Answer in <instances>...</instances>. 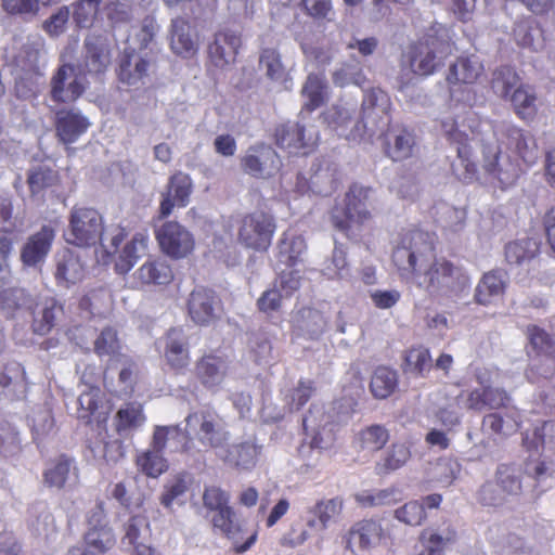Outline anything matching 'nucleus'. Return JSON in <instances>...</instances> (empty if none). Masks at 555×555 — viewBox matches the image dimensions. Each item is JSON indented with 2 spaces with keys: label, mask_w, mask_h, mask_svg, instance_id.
I'll use <instances>...</instances> for the list:
<instances>
[{
  "label": "nucleus",
  "mask_w": 555,
  "mask_h": 555,
  "mask_svg": "<svg viewBox=\"0 0 555 555\" xmlns=\"http://www.w3.org/2000/svg\"><path fill=\"white\" fill-rule=\"evenodd\" d=\"M434 237L422 230H410L400 236L391 261L402 281L411 282L428 294L457 295L469 285L463 266L436 256Z\"/></svg>",
  "instance_id": "f257e3e1"
},
{
  "label": "nucleus",
  "mask_w": 555,
  "mask_h": 555,
  "mask_svg": "<svg viewBox=\"0 0 555 555\" xmlns=\"http://www.w3.org/2000/svg\"><path fill=\"white\" fill-rule=\"evenodd\" d=\"M278 229L274 215L266 210L248 211L236 220V241L245 249L267 253Z\"/></svg>",
  "instance_id": "f03ea898"
},
{
  "label": "nucleus",
  "mask_w": 555,
  "mask_h": 555,
  "mask_svg": "<svg viewBox=\"0 0 555 555\" xmlns=\"http://www.w3.org/2000/svg\"><path fill=\"white\" fill-rule=\"evenodd\" d=\"M371 189L353 184L345 195V207H334L331 221L335 229L351 237L353 227L361 228L371 223L373 216L366 208Z\"/></svg>",
  "instance_id": "7ed1b4c3"
},
{
  "label": "nucleus",
  "mask_w": 555,
  "mask_h": 555,
  "mask_svg": "<svg viewBox=\"0 0 555 555\" xmlns=\"http://www.w3.org/2000/svg\"><path fill=\"white\" fill-rule=\"evenodd\" d=\"M494 137L504 146L520 167V175L534 166L540 157L541 150L535 137L528 130L516 125H502L494 131Z\"/></svg>",
  "instance_id": "20e7f679"
},
{
  "label": "nucleus",
  "mask_w": 555,
  "mask_h": 555,
  "mask_svg": "<svg viewBox=\"0 0 555 555\" xmlns=\"http://www.w3.org/2000/svg\"><path fill=\"white\" fill-rule=\"evenodd\" d=\"M481 155L480 168L485 178L501 189L514 185L521 176L519 165L496 139L493 143L482 144Z\"/></svg>",
  "instance_id": "39448f33"
},
{
  "label": "nucleus",
  "mask_w": 555,
  "mask_h": 555,
  "mask_svg": "<svg viewBox=\"0 0 555 555\" xmlns=\"http://www.w3.org/2000/svg\"><path fill=\"white\" fill-rule=\"evenodd\" d=\"M449 53L448 41L437 35L426 34L409 47L408 61L415 75L427 77L437 72Z\"/></svg>",
  "instance_id": "423d86ee"
},
{
  "label": "nucleus",
  "mask_w": 555,
  "mask_h": 555,
  "mask_svg": "<svg viewBox=\"0 0 555 555\" xmlns=\"http://www.w3.org/2000/svg\"><path fill=\"white\" fill-rule=\"evenodd\" d=\"M104 221L93 207L75 205L68 215L66 241L78 247L95 246L102 238Z\"/></svg>",
  "instance_id": "0eeeda50"
},
{
  "label": "nucleus",
  "mask_w": 555,
  "mask_h": 555,
  "mask_svg": "<svg viewBox=\"0 0 555 555\" xmlns=\"http://www.w3.org/2000/svg\"><path fill=\"white\" fill-rule=\"evenodd\" d=\"M81 67L73 63L57 66L50 79V99L56 104L70 105L77 102L88 88Z\"/></svg>",
  "instance_id": "6e6552de"
},
{
  "label": "nucleus",
  "mask_w": 555,
  "mask_h": 555,
  "mask_svg": "<svg viewBox=\"0 0 555 555\" xmlns=\"http://www.w3.org/2000/svg\"><path fill=\"white\" fill-rule=\"evenodd\" d=\"M442 128L448 141L456 145V158L451 163L454 177L465 184L478 180L479 166L474 158L468 134L460 130L454 120L443 121Z\"/></svg>",
  "instance_id": "1a4fd4ad"
},
{
  "label": "nucleus",
  "mask_w": 555,
  "mask_h": 555,
  "mask_svg": "<svg viewBox=\"0 0 555 555\" xmlns=\"http://www.w3.org/2000/svg\"><path fill=\"white\" fill-rule=\"evenodd\" d=\"M203 505L212 513L211 525L228 539H233L241 528L235 521V512L230 505V494L216 485L206 486L203 491Z\"/></svg>",
  "instance_id": "9d476101"
},
{
  "label": "nucleus",
  "mask_w": 555,
  "mask_h": 555,
  "mask_svg": "<svg viewBox=\"0 0 555 555\" xmlns=\"http://www.w3.org/2000/svg\"><path fill=\"white\" fill-rule=\"evenodd\" d=\"M391 102L388 94L378 88H372L364 94L361 111V120L354 125V131L351 130L347 137L356 138L361 132H374L375 128L382 125H388L390 121Z\"/></svg>",
  "instance_id": "9b49d317"
},
{
  "label": "nucleus",
  "mask_w": 555,
  "mask_h": 555,
  "mask_svg": "<svg viewBox=\"0 0 555 555\" xmlns=\"http://www.w3.org/2000/svg\"><path fill=\"white\" fill-rule=\"evenodd\" d=\"M319 133L314 129H307L297 121L279 124L274 129L275 144L291 155H308L314 151L319 143Z\"/></svg>",
  "instance_id": "f8f14e48"
},
{
  "label": "nucleus",
  "mask_w": 555,
  "mask_h": 555,
  "mask_svg": "<svg viewBox=\"0 0 555 555\" xmlns=\"http://www.w3.org/2000/svg\"><path fill=\"white\" fill-rule=\"evenodd\" d=\"M186 312L197 326H209L220 319L223 304L218 294L206 286H195L186 299Z\"/></svg>",
  "instance_id": "ddd939ff"
},
{
  "label": "nucleus",
  "mask_w": 555,
  "mask_h": 555,
  "mask_svg": "<svg viewBox=\"0 0 555 555\" xmlns=\"http://www.w3.org/2000/svg\"><path fill=\"white\" fill-rule=\"evenodd\" d=\"M155 237L162 253L173 260L189 257L195 248L194 235L175 220L164 222L155 231Z\"/></svg>",
  "instance_id": "4468645a"
},
{
  "label": "nucleus",
  "mask_w": 555,
  "mask_h": 555,
  "mask_svg": "<svg viewBox=\"0 0 555 555\" xmlns=\"http://www.w3.org/2000/svg\"><path fill=\"white\" fill-rule=\"evenodd\" d=\"M388 535L382 521L363 518L356 521L343 535L345 547L352 553L365 552L379 546Z\"/></svg>",
  "instance_id": "2eb2a0df"
},
{
  "label": "nucleus",
  "mask_w": 555,
  "mask_h": 555,
  "mask_svg": "<svg viewBox=\"0 0 555 555\" xmlns=\"http://www.w3.org/2000/svg\"><path fill=\"white\" fill-rule=\"evenodd\" d=\"M152 67H154V63L147 52L142 54L137 49L127 47L119 57L117 77L120 82L137 87L144 83Z\"/></svg>",
  "instance_id": "dca6fc26"
},
{
  "label": "nucleus",
  "mask_w": 555,
  "mask_h": 555,
  "mask_svg": "<svg viewBox=\"0 0 555 555\" xmlns=\"http://www.w3.org/2000/svg\"><path fill=\"white\" fill-rule=\"evenodd\" d=\"M77 417L87 425L93 426L99 435L105 434V426L108 420V411L103 403V395L98 387H90L78 397Z\"/></svg>",
  "instance_id": "f3484780"
},
{
  "label": "nucleus",
  "mask_w": 555,
  "mask_h": 555,
  "mask_svg": "<svg viewBox=\"0 0 555 555\" xmlns=\"http://www.w3.org/2000/svg\"><path fill=\"white\" fill-rule=\"evenodd\" d=\"M485 77V65L476 54H463L450 64L446 80L450 88L473 86Z\"/></svg>",
  "instance_id": "a211bd4d"
},
{
  "label": "nucleus",
  "mask_w": 555,
  "mask_h": 555,
  "mask_svg": "<svg viewBox=\"0 0 555 555\" xmlns=\"http://www.w3.org/2000/svg\"><path fill=\"white\" fill-rule=\"evenodd\" d=\"M91 122L80 111L74 108H62L55 113L54 128L57 140L70 145L83 135Z\"/></svg>",
  "instance_id": "6ab92c4d"
},
{
  "label": "nucleus",
  "mask_w": 555,
  "mask_h": 555,
  "mask_svg": "<svg viewBox=\"0 0 555 555\" xmlns=\"http://www.w3.org/2000/svg\"><path fill=\"white\" fill-rule=\"evenodd\" d=\"M186 426L193 428L197 440L206 448L216 449L227 440L218 426L216 415L209 411H196L185 417Z\"/></svg>",
  "instance_id": "aec40b11"
},
{
  "label": "nucleus",
  "mask_w": 555,
  "mask_h": 555,
  "mask_svg": "<svg viewBox=\"0 0 555 555\" xmlns=\"http://www.w3.org/2000/svg\"><path fill=\"white\" fill-rule=\"evenodd\" d=\"M193 190L191 177L182 171H176L168 180L167 190L162 195L159 204L160 218L168 217L175 206L185 207Z\"/></svg>",
  "instance_id": "412c9836"
},
{
  "label": "nucleus",
  "mask_w": 555,
  "mask_h": 555,
  "mask_svg": "<svg viewBox=\"0 0 555 555\" xmlns=\"http://www.w3.org/2000/svg\"><path fill=\"white\" fill-rule=\"evenodd\" d=\"M55 240V229L43 224L33 233L21 249V261L26 267H36L44 261Z\"/></svg>",
  "instance_id": "4be33fe9"
},
{
  "label": "nucleus",
  "mask_w": 555,
  "mask_h": 555,
  "mask_svg": "<svg viewBox=\"0 0 555 555\" xmlns=\"http://www.w3.org/2000/svg\"><path fill=\"white\" fill-rule=\"evenodd\" d=\"M164 359L175 373H184L191 363L190 346L182 330L171 327L166 332Z\"/></svg>",
  "instance_id": "5701e85b"
},
{
  "label": "nucleus",
  "mask_w": 555,
  "mask_h": 555,
  "mask_svg": "<svg viewBox=\"0 0 555 555\" xmlns=\"http://www.w3.org/2000/svg\"><path fill=\"white\" fill-rule=\"evenodd\" d=\"M229 371L227 358L216 353H205L197 359L194 374L206 389H217L224 382Z\"/></svg>",
  "instance_id": "b1692460"
},
{
  "label": "nucleus",
  "mask_w": 555,
  "mask_h": 555,
  "mask_svg": "<svg viewBox=\"0 0 555 555\" xmlns=\"http://www.w3.org/2000/svg\"><path fill=\"white\" fill-rule=\"evenodd\" d=\"M278 163L276 153L263 144L250 146L246 155L241 158L243 171L258 179L270 177L278 168Z\"/></svg>",
  "instance_id": "393cba45"
},
{
  "label": "nucleus",
  "mask_w": 555,
  "mask_h": 555,
  "mask_svg": "<svg viewBox=\"0 0 555 555\" xmlns=\"http://www.w3.org/2000/svg\"><path fill=\"white\" fill-rule=\"evenodd\" d=\"M457 539V530L450 521H443L437 529L426 528L418 537L424 547L418 555H444L447 548L455 544Z\"/></svg>",
  "instance_id": "a878e982"
},
{
  "label": "nucleus",
  "mask_w": 555,
  "mask_h": 555,
  "mask_svg": "<svg viewBox=\"0 0 555 555\" xmlns=\"http://www.w3.org/2000/svg\"><path fill=\"white\" fill-rule=\"evenodd\" d=\"M242 46L241 36L232 30H221L208 46V57L216 67L223 68L233 63Z\"/></svg>",
  "instance_id": "bb28decb"
},
{
  "label": "nucleus",
  "mask_w": 555,
  "mask_h": 555,
  "mask_svg": "<svg viewBox=\"0 0 555 555\" xmlns=\"http://www.w3.org/2000/svg\"><path fill=\"white\" fill-rule=\"evenodd\" d=\"M324 327L323 314L313 308L305 307L292 320L291 336L293 340H314L322 335Z\"/></svg>",
  "instance_id": "cd10ccee"
},
{
  "label": "nucleus",
  "mask_w": 555,
  "mask_h": 555,
  "mask_svg": "<svg viewBox=\"0 0 555 555\" xmlns=\"http://www.w3.org/2000/svg\"><path fill=\"white\" fill-rule=\"evenodd\" d=\"M141 286H167L175 273L170 263L162 257L149 258L133 274Z\"/></svg>",
  "instance_id": "c85d7f7f"
},
{
  "label": "nucleus",
  "mask_w": 555,
  "mask_h": 555,
  "mask_svg": "<svg viewBox=\"0 0 555 555\" xmlns=\"http://www.w3.org/2000/svg\"><path fill=\"white\" fill-rule=\"evenodd\" d=\"M415 149V134L406 127H397L386 132L384 151L393 162H402L412 157Z\"/></svg>",
  "instance_id": "c756f323"
},
{
  "label": "nucleus",
  "mask_w": 555,
  "mask_h": 555,
  "mask_svg": "<svg viewBox=\"0 0 555 555\" xmlns=\"http://www.w3.org/2000/svg\"><path fill=\"white\" fill-rule=\"evenodd\" d=\"M83 276L85 266L75 251L64 249L56 255L54 278L59 286L68 288L81 282Z\"/></svg>",
  "instance_id": "7c9ffc66"
},
{
  "label": "nucleus",
  "mask_w": 555,
  "mask_h": 555,
  "mask_svg": "<svg viewBox=\"0 0 555 555\" xmlns=\"http://www.w3.org/2000/svg\"><path fill=\"white\" fill-rule=\"evenodd\" d=\"M85 56L81 70L87 74H104L111 64V52L107 44L100 37L91 36L83 42Z\"/></svg>",
  "instance_id": "2f4dec72"
},
{
  "label": "nucleus",
  "mask_w": 555,
  "mask_h": 555,
  "mask_svg": "<svg viewBox=\"0 0 555 555\" xmlns=\"http://www.w3.org/2000/svg\"><path fill=\"white\" fill-rule=\"evenodd\" d=\"M506 286L505 272L500 269L488 271L483 273L476 285L474 300L481 306L492 305L505 294Z\"/></svg>",
  "instance_id": "473e14b6"
},
{
  "label": "nucleus",
  "mask_w": 555,
  "mask_h": 555,
  "mask_svg": "<svg viewBox=\"0 0 555 555\" xmlns=\"http://www.w3.org/2000/svg\"><path fill=\"white\" fill-rule=\"evenodd\" d=\"M509 405H512L511 395L500 387L476 388L467 396V406L474 411L508 409Z\"/></svg>",
  "instance_id": "72a5a7b5"
},
{
  "label": "nucleus",
  "mask_w": 555,
  "mask_h": 555,
  "mask_svg": "<svg viewBox=\"0 0 555 555\" xmlns=\"http://www.w3.org/2000/svg\"><path fill=\"white\" fill-rule=\"evenodd\" d=\"M504 413L492 412L483 416L482 428L499 437H508L521 427V412L518 408L509 405L502 409Z\"/></svg>",
  "instance_id": "f704fd0d"
},
{
  "label": "nucleus",
  "mask_w": 555,
  "mask_h": 555,
  "mask_svg": "<svg viewBox=\"0 0 555 555\" xmlns=\"http://www.w3.org/2000/svg\"><path fill=\"white\" fill-rule=\"evenodd\" d=\"M170 48L172 52L183 59H192L197 54L198 46L191 34L190 22L184 17L171 21Z\"/></svg>",
  "instance_id": "c9c22d12"
},
{
  "label": "nucleus",
  "mask_w": 555,
  "mask_h": 555,
  "mask_svg": "<svg viewBox=\"0 0 555 555\" xmlns=\"http://www.w3.org/2000/svg\"><path fill=\"white\" fill-rule=\"evenodd\" d=\"M146 422L144 406L137 401L124 403L114 416V428L119 436L137 431Z\"/></svg>",
  "instance_id": "e433bc0d"
},
{
  "label": "nucleus",
  "mask_w": 555,
  "mask_h": 555,
  "mask_svg": "<svg viewBox=\"0 0 555 555\" xmlns=\"http://www.w3.org/2000/svg\"><path fill=\"white\" fill-rule=\"evenodd\" d=\"M149 243V236L144 233H135L121 249L115 255L114 269L118 274H127L144 253Z\"/></svg>",
  "instance_id": "4c0bfd02"
},
{
  "label": "nucleus",
  "mask_w": 555,
  "mask_h": 555,
  "mask_svg": "<svg viewBox=\"0 0 555 555\" xmlns=\"http://www.w3.org/2000/svg\"><path fill=\"white\" fill-rule=\"evenodd\" d=\"M538 93L533 85L524 82L519 85L507 100L514 113L521 120H532L538 114Z\"/></svg>",
  "instance_id": "58836bf2"
},
{
  "label": "nucleus",
  "mask_w": 555,
  "mask_h": 555,
  "mask_svg": "<svg viewBox=\"0 0 555 555\" xmlns=\"http://www.w3.org/2000/svg\"><path fill=\"white\" fill-rule=\"evenodd\" d=\"M179 442L172 449L173 452L186 453L190 451L188 436L179 425H156L153 430L151 448L164 453L169 441Z\"/></svg>",
  "instance_id": "ea45409f"
},
{
  "label": "nucleus",
  "mask_w": 555,
  "mask_h": 555,
  "mask_svg": "<svg viewBox=\"0 0 555 555\" xmlns=\"http://www.w3.org/2000/svg\"><path fill=\"white\" fill-rule=\"evenodd\" d=\"M259 67L266 76L274 82H279L288 89L292 78L286 66L282 62V55L275 48H263L259 54Z\"/></svg>",
  "instance_id": "a19ab883"
},
{
  "label": "nucleus",
  "mask_w": 555,
  "mask_h": 555,
  "mask_svg": "<svg viewBox=\"0 0 555 555\" xmlns=\"http://www.w3.org/2000/svg\"><path fill=\"white\" fill-rule=\"evenodd\" d=\"M107 427L105 426V434L99 435V429L95 430V437L88 439V449L94 456L102 457L107 464H117L125 456V447L121 440L113 439L106 440Z\"/></svg>",
  "instance_id": "79ce46f5"
},
{
  "label": "nucleus",
  "mask_w": 555,
  "mask_h": 555,
  "mask_svg": "<svg viewBox=\"0 0 555 555\" xmlns=\"http://www.w3.org/2000/svg\"><path fill=\"white\" fill-rule=\"evenodd\" d=\"M524 81L511 65H501L492 74L491 88L504 101H507Z\"/></svg>",
  "instance_id": "37998d69"
},
{
  "label": "nucleus",
  "mask_w": 555,
  "mask_h": 555,
  "mask_svg": "<svg viewBox=\"0 0 555 555\" xmlns=\"http://www.w3.org/2000/svg\"><path fill=\"white\" fill-rule=\"evenodd\" d=\"M305 249L306 241L304 236L285 231L278 243L276 258L281 263L294 267L299 261Z\"/></svg>",
  "instance_id": "c03bdc74"
},
{
  "label": "nucleus",
  "mask_w": 555,
  "mask_h": 555,
  "mask_svg": "<svg viewBox=\"0 0 555 555\" xmlns=\"http://www.w3.org/2000/svg\"><path fill=\"white\" fill-rule=\"evenodd\" d=\"M72 470L77 475L74 460L66 454H61L49 463L43 472V481L49 488H64Z\"/></svg>",
  "instance_id": "a18cd8bd"
},
{
  "label": "nucleus",
  "mask_w": 555,
  "mask_h": 555,
  "mask_svg": "<svg viewBox=\"0 0 555 555\" xmlns=\"http://www.w3.org/2000/svg\"><path fill=\"white\" fill-rule=\"evenodd\" d=\"M398 387V374L388 366H377L372 374L370 390L374 398L386 399Z\"/></svg>",
  "instance_id": "49530a36"
},
{
  "label": "nucleus",
  "mask_w": 555,
  "mask_h": 555,
  "mask_svg": "<svg viewBox=\"0 0 555 555\" xmlns=\"http://www.w3.org/2000/svg\"><path fill=\"white\" fill-rule=\"evenodd\" d=\"M257 457V446L245 441L231 446L224 461L237 469L250 470L256 466Z\"/></svg>",
  "instance_id": "de8ad7c7"
},
{
  "label": "nucleus",
  "mask_w": 555,
  "mask_h": 555,
  "mask_svg": "<svg viewBox=\"0 0 555 555\" xmlns=\"http://www.w3.org/2000/svg\"><path fill=\"white\" fill-rule=\"evenodd\" d=\"M504 254L508 264L520 266L538 256L539 244L532 238L512 241L505 245Z\"/></svg>",
  "instance_id": "09e8293b"
},
{
  "label": "nucleus",
  "mask_w": 555,
  "mask_h": 555,
  "mask_svg": "<svg viewBox=\"0 0 555 555\" xmlns=\"http://www.w3.org/2000/svg\"><path fill=\"white\" fill-rule=\"evenodd\" d=\"M111 496L129 512L140 509L145 501L144 493L135 485L125 481L113 485Z\"/></svg>",
  "instance_id": "8fccbe9b"
},
{
  "label": "nucleus",
  "mask_w": 555,
  "mask_h": 555,
  "mask_svg": "<svg viewBox=\"0 0 555 555\" xmlns=\"http://www.w3.org/2000/svg\"><path fill=\"white\" fill-rule=\"evenodd\" d=\"M411 459V451L404 443H392L385 456L375 465L378 476H386L404 466Z\"/></svg>",
  "instance_id": "3c124183"
},
{
  "label": "nucleus",
  "mask_w": 555,
  "mask_h": 555,
  "mask_svg": "<svg viewBox=\"0 0 555 555\" xmlns=\"http://www.w3.org/2000/svg\"><path fill=\"white\" fill-rule=\"evenodd\" d=\"M60 176L57 171L48 166H36L27 172V184L31 196L42 194L46 190L57 185Z\"/></svg>",
  "instance_id": "603ef678"
},
{
  "label": "nucleus",
  "mask_w": 555,
  "mask_h": 555,
  "mask_svg": "<svg viewBox=\"0 0 555 555\" xmlns=\"http://www.w3.org/2000/svg\"><path fill=\"white\" fill-rule=\"evenodd\" d=\"M389 440V431L378 424L361 429L354 439V444L362 451H379Z\"/></svg>",
  "instance_id": "864d4df0"
},
{
  "label": "nucleus",
  "mask_w": 555,
  "mask_h": 555,
  "mask_svg": "<svg viewBox=\"0 0 555 555\" xmlns=\"http://www.w3.org/2000/svg\"><path fill=\"white\" fill-rule=\"evenodd\" d=\"M116 539L111 527L88 528L83 535L85 548L91 555H104L115 545Z\"/></svg>",
  "instance_id": "5fc2aeb1"
},
{
  "label": "nucleus",
  "mask_w": 555,
  "mask_h": 555,
  "mask_svg": "<svg viewBox=\"0 0 555 555\" xmlns=\"http://www.w3.org/2000/svg\"><path fill=\"white\" fill-rule=\"evenodd\" d=\"M326 82L317 74H309L302 87V95L306 98L304 108L313 112L325 103Z\"/></svg>",
  "instance_id": "6e6d98bb"
},
{
  "label": "nucleus",
  "mask_w": 555,
  "mask_h": 555,
  "mask_svg": "<svg viewBox=\"0 0 555 555\" xmlns=\"http://www.w3.org/2000/svg\"><path fill=\"white\" fill-rule=\"evenodd\" d=\"M529 346L535 356L555 358V340L542 327L529 324L526 327Z\"/></svg>",
  "instance_id": "4d7b16f0"
},
{
  "label": "nucleus",
  "mask_w": 555,
  "mask_h": 555,
  "mask_svg": "<svg viewBox=\"0 0 555 555\" xmlns=\"http://www.w3.org/2000/svg\"><path fill=\"white\" fill-rule=\"evenodd\" d=\"M135 464L140 472L152 478H157L168 469V462L163 453L153 448L139 453Z\"/></svg>",
  "instance_id": "13d9d810"
},
{
  "label": "nucleus",
  "mask_w": 555,
  "mask_h": 555,
  "mask_svg": "<svg viewBox=\"0 0 555 555\" xmlns=\"http://www.w3.org/2000/svg\"><path fill=\"white\" fill-rule=\"evenodd\" d=\"M431 369V356L427 348L423 346L412 347L404 353L405 372H411L416 375H423L424 372Z\"/></svg>",
  "instance_id": "bf43d9fd"
},
{
  "label": "nucleus",
  "mask_w": 555,
  "mask_h": 555,
  "mask_svg": "<svg viewBox=\"0 0 555 555\" xmlns=\"http://www.w3.org/2000/svg\"><path fill=\"white\" fill-rule=\"evenodd\" d=\"M30 298L22 288H8L0 293V309L7 318H12L24 307L31 308Z\"/></svg>",
  "instance_id": "052dcab7"
},
{
  "label": "nucleus",
  "mask_w": 555,
  "mask_h": 555,
  "mask_svg": "<svg viewBox=\"0 0 555 555\" xmlns=\"http://www.w3.org/2000/svg\"><path fill=\"white\" fill-rule=\"evenodd\" d=\"M343 507L344 501L338 496L319 501L311 509V513L318 518L320 530L326 529L331 520L341 514Z\"/></svg>",
  "instance_id": "680f3d73"
},
{
  "label": "nucleus",
  "mask_w": 555,
  "mask_h": 555,
  "mask_svg": "<svg viewBox=\"0 0 555 555\" xmlns=\"http://www.w3.org/2000/svg\"><path fill=\"white\" fill-rule=\"evenodd\" d=\"M395 518L408 526L416 527L426 520L427 514L420 501L412 500L395 511Z\"/></svg>",
  "instance_id": "e2e57ef3"
},
{
  "label": "nucleus",
  "mask_w": 555,
  "mask_h": 555,
  "mask_svg": "<svg viewBox=\"0 0 555 555\" xmlns=\"http://www.w3.org/2000/svg\"><path fill=\"white\" fill-rule=\"evenodd\" d=\"M93 348L99 357L118 354L120 341L117 331L111 326L104 327L94 340Z\"/></svg>",
  "instance_id": "0e129e2a"
},
{
  "label": "nucleus",
  "mask_w": 555,
  "mask_h": 555,
  "mask_svg": "<svg viewBox=\"0 0 555 555\" xmlns=\"http://www.w3.org/2000/svg\"><path fill=\"white\" fill-rule=\"evenodd\" d=\"M62 310L53 298L44 301L40 317H35L33 321L34 332L39 335L48 334L55 324L56 312Z\"/></svg>",
  "instance_id": "69168bd1"
},
{
  "label": "nucleus",
  "mask_w": 555,
  "mask_h": 555,
  "mask_svg": "<svg viewBox=\"0 0 555 555\" xmlns=\"http://www.w3.org/2000/svg\"><path fill=\"white\" fill-rule=\"evenodd\" d=\"M524 443L528 449L537 450L539 447H555V420L544 421L540 426L533 429V439L529 442L528 437H524Z\"/></svg>",
  "instance_id": "338daca9"
},
{
  "label": "nucleus",
  "mask_w": 555,
  "mask_h": 555,
  "mask_svg": "<svg viewBox=\"0 0 555 555\" xmlns=\"http://www.w3.org/2000/svg\"><path fill=\"white\" fill-rule=\"evenodd\" d=\"M395 489H382L377 491H362L354 494L356 502L364 508L377 507L391 504Z\"/></svg>",
  "instance_id": "774afa93"
}]
</instances>
